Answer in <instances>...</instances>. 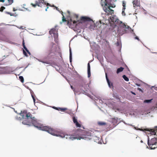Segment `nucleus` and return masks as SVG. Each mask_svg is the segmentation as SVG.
<instances>
[{"instance_id":"f257e3e1","label":"nucleus","mask_w":157,"mask_h":157,"mask_svg":"<svg viewBox=\"0 0 157 157\" xmlns=\"http://www.w3.org/2000/svg\"><path fill=\"white\" fill-rule=\"evenodd\" d=\"M22 118L20 117L17 116L15 118L17 120H22V123L24 125H26L28 127L33 126L37 128L38 129L42 130L43 127H41L39 123H38V121L34 117H33L32 114L29 112H28L26 110L21 111L20 113Z\"/></svg>"},{"instance_id":"f03ea898","label":"nucleus","mask_w":157,"mask_h":157,"mask_svg":"<svg viewBox=\"0 0 157 157\" xmlns=\"http://www.w3.org/2000/svg\"><path fill=\"white\" fill-rule=\"evenodd\" d=\"M42 131L47 132L50 134L62 138H65L66 139H69L70 136L65 134V132L58 130H55L48 126H44L42 128Z\"/></svg>"},{"instance_id":"7ed1b4c3","label":"nucleus","mask_w":157,"mask_h":157,"mask_svg":"<svg viewBox=\"0 0 157 157\" xmlns=\"http://www.w3.org/2000/svg\"><path fill=\"white\" fill-rule=\"evenodd\" d=\"M81 19L82 21L87 22L88 25H89L88 27L89 29L91 31H93L98 29V28H99L101 26L99 24L101 25V22H97L95 24L91 19L87 17L82 16L81 17Z\"/></svg>"},{"instance_id":"20e7f679","label":"nucleus","mask_w":157,"mask_h":157,"mask_svg":"<svg viewBox=\"0 0 157 157\" xmlns=\"http://www.w3.org/2000/svg\"><path fill=\"white\" fill-rule=\"evenodd\" d=\"M130 31L132 32L133 31V30H132L129 26L126 25L125 24L121 21V23L119 24L117 29V33L119 36H122L124 34L128 33Z\"/></svg>"},{"instance_id":"39448f33","label":"nucleus","mask_w":157,"mask_h":157,"mask_svg":"<svg viewBox=\"0 0 157 157\" xmlns=\"http://www.w3.org/2000/svg\"><path fill=\"white\" fill-rule=\"evenodd\" d=\"M101 4L103 7V10L106 13H110L113 11L110 8V7H113L111 6V4L110 0H101Z\"/></svg>"},{"instance_id":"423d86ee","label":"nucleus","mask_w":157,"mask_h":157,"mask_svg":"<svg viewBox=\"0 0 157 157\" xmlns=\"http://www.w3.org/2000/svg\"><path fill=\"white\" fill-rule=\"evenodd\" d=\"M108 21L111 25L113 23L115 24L114 25L117 26L116 24L121 23V21L118 19L117 17L115 15L110 16L108 19Z\"/></svg>"},{"instance_id":"0eeeda50","label":"nucleus","mask_w":157,"mask_h":157,"mask_svg":"<svg viewBox=\"0 0 157 157\" xmlns=\"http://www.w3.org/2000/svg\"><path fill=\"white\" fill-rule=\"evenodd\" d=\"M152 112L151 110V109H144L141 110L140 112V114L142 115L143 117H148L151 115Z\"/></svg>"},{"instance_id":"6e6552de","label":"nucleus","mask_w":157,"mask_h":157,"mask_svg":"<svg viewBox=\"0 0 157 157\" xmlns=\"http://www.w3.org/2000/svg\"><path fill=\"white\" fill-rule=\"evenodd\" d=\"M88 136L86 135H82L79 137L77 136H70L69 139L74 140L75 139L80 140L81 139H88Z\"/></svg>"},{"instance_id":"1a4fd4ad","label":"nucleus","mask_w":157,"mask_h":157,"mask_svg":"<svg viewBox=\"0 0 157 157\" xmlns=\"http://www.w3.org/2000/svg\"><path fill=\"white\" fill-rule=\"evenodd\" d=\"M147 144L149 146L153 145L156 146L157 144V138L155 137L151 139L150 141L149 138L148 137L147 139Z\"/></svg>"},{"instance_id":"9d476101","label":"nucleus","mask_w":157,"mask_h":157,"mask_svg":"<svg viewBox=\"0 0 157 157\" xmlns=\"http://www.w3.org/2000/svg\"><path fill=\"white\" fill-rule=\"evenodd\" d=\"M56 50L55 49H51L48 57L49 59L54 58L56 56Z\"/></svg>"},{"instance_id":"9b49d317","label":"nucleus","mask_w":157,"mask_h":157,"mask_svg":"<svg viewBox=\"0 0 157 157\" xmlns=\"http://www.w3.org/2000/svg\"><path fill=\"white\" fill-rule=\"evenodd\" d=\"M105 77L107 82L108 86L110 88H113V83L110 82L107 76V73H105Z\"/></svg>"},{"instance_id":"f8f14e48","label":"nucleus","mask_w":157,"mask_h":157,"mask_svg":"<svg viewBox=\"0 0 157 157\" xmlns=\"http://www.w3.org/2000/svg\"><path fill=\"white\" fill-rule=\"evenodd\" d=\"M58 27V25H56L55 27L54 28H52L49 31V34L52 35V34L56 33L58 32V29L57 28Z\"/></svg>"},{"instance_id":"ddd939ff","label":"nucleus","mask_w":157,"mask_h":157,"mask_svg":"<svg viewBox=\"0 0 157 157\" xmlns=\"http://www.w3.org/2000/svg\"><path fill=\"white\" fill-rule=\"evenodd\" d=\"M86 83V81L82 78H81L80 80L79 81V85L81 87H83Z\"/></svg>"},{"instance_id":"4468645a","label":"nucleus","mask_w":157,"mask_h":157,"mask_svg":"<svg viewBox=\"0 0 157 157\" xmlns=\"http://www.w3.org/2000/svg\"><path fill=\"white\" fill-rule=\"evenodd\" d=\"M116 46L119 47L120 52H121V40L120 39H117V41L116 43Z\"/></svg>"},{"instance_id":"2eb2a0df","label":"nucleus","mask_w":157,"mask_h":157,"mask_svg":"<svg viewBox=\"0 0 157 157\" xmlns=\"http://www.w3.org/2000/svg\"><path fill=\"white\" fill-rule=\"evenodd\" d=\"M133 6L135 9V7L136 6L140 7V2L138 1V0H134L133 2Z\"/></svg>"},{"instance_id":"dca6fc26","label":"nucleus","mask_w":157,"mask_h":157,"mask_svg":"<svg viewBox=\"0 0 157 157\" xmlns=\"http://www.w3.org/2000/svg\"><path fill=\"white\" fill-rule=\"evenodd\" d=\"M154 129H150L149 131L150 132L151 134L154 135L157 131V126L155 127Z\"/></svg>"},{"instance_id":"f3484780","label":"nucleus","mask_w":157,"mask_h":157,"mask_svg":"<svg viewBox=\"0 0 157 157\" xmlns=\"http://www.w3.org/2000/svg\"><path fill=\"white\" fill-rule=\"evenodd\" d=\"M127 125H130V126H132V127H134V128L136 130H140V131H144V132H145L146 131H147V129H144V130H143L142 129H140V128H139L137 127H135V126L134 125H132L131 124H127Z\"/></svg>"},{"instance_id":"a211bd4d","label":"nucleus","mask_w":157,"mask_h":157,"mask_svg":"<svg viewBox=\"0 0 157 157\" xmlns=\"http://www.w3.org/2000/svg\"><path fill=\"white\" fill-rule=\"evenodd\" d=\"M87 73L88 77L89 78L91 76V72L90 65L89 63L87 64Z\"/></svg>"},{"instance_id":"6ab92c4d","label":"nucleus","mask_w":157,"mask_h":157,"mask_svg":"<svg viewBox=\"0 0 157 157\" xmlns=\"http://www.w3.org/2000/svg\"><path fill=\"white\" fill-rule=\"evenodd\" d=\"M94 141L96 143L100 144H101V140H100V138L99 137H98L97 136H95L94 137Z\"/></svg>"},{"instance_id":"aec40b11","label":"nucleus","mask_w":157,"mask_h":157,"mask_svg":"<svg viewBox=\"0 0 157 157\" xmlns=\"http://www.w3.org/2000/svg\"><path fill=\"white\" fill-rule=\"evenodd\" d=\"M34 58H35L36 59L38 60L40 62H42L43 63H46V64H51V63L49 62H48V61H46V62L45 61H42L41 59H37V58H36L35 57H34Z\"/></svg>"},{"instance_id":"412c9836","label":"nucleus","mask_w":157,"mask_h":157,"mask_svg":"<svg viewBox=\"0 0 157 157\" xmlns=\"http://www.w3.org/2000/svg\"><path fill=\"white\" fill-rule=\"evenodd\" d=\"M124 68L122 67H121L119 68H118L116 71V73L117 74H118L121 72L123 71L124 70Z\"/></svg>"},{"instance_id":"4be33fe9","label":"nucleus","mask_w":157,"mask_h":157,"mask_svg":"<svg viewBox=\"0 0 157 157\" xmlns=\"http://www.w3.org/2000/svg\"><path fill=\"white\" fill-rule=\"evenodd\" d=\"M70 55H69V59L70 62L71 63L72 62V53L71 52V49L70 48L69 49Z\"/></svg>"},{"instance_id":"5701e85b","label":"nucleus","mask_w":157,"mask_h":157,"mask_svg":"<svg viewBox=\"0 0 157 157\" xmlns=\"http://www.w3.org/2000/svg\"><path fill=\"white\" fill-rule=\"evenodd\" d=\"M152 100H153L152 99H146V100H145L143 102H144V103L149 104L150 103H151V102Z\"/></svg>"},{"instance_id":"b1692460","label":"nucleus","mask_w":157,"mask_h":157,"mask_svg":"<svg viewBox=\"0 0 157 157\" xmlns=\"http://www.w3.org/2000/svg\"><path fill=\"white\" fill-rule=\"evenodd\" d=\"M83 87L86 91H87L89 90V85L87 84H85Z\"/></svg>"},{"instance_id":"393cba45","label":"nucleus","mask_w":157,"mask_h":157,"mask_svg":"<svg viewBox=\"0 0 157 157\" xmlns=\"http://www.w3.org/2000/svg\"><path fill=\"white\" fill-rule=\"evenodd\" d=\"M54 65V66H52L55 68L56 71L60 72L59 71L60 69L59 67L58 66L55 65Z\"/></svg>"},{"instance_id":"a878e982","label":"nucleus","mask_w":157,"mask_h":157,"mask_svg":"<svg viewBox=\"0 0 157 157\" xmlns=\"http://www.w3.org/2000/svg\"><path fill=\"white\" fill-rule=\"evenodd\" d=\"M22 46H23V48L24 49L26 52L27 51H28V50H29L25 46V43L24 40H23V41H22Z\"/></svg>"},{"instance_id":"bb28decb","label":"nucleus","mask_w":157,"mask_h":157,"mask_svg":"<svg viewBox=\"0 0 157 157\" xmlns=\"http://www.w3.org/2000/svg\"><path fill=\"white\" fill-rule=\"evenodd\" d=\"M8 1L9 4H6V5H5L6 6H8L11 5L13 3V0H8Z\"/></svg>"},{"instance_id":"cd10ccee","label":"nucleus","mask_w":157,"mask_h":157,"mask_svg":"<svg viewBox=\"0 0 157 157\" xmlns=\"http://www.w3.org/2000/svg\"><path fill=\"white\" fill-rule=\"evenodd\" d=\"M122 77L123 78V79L126 81H129V78H128V77L126 76L125 75H123Z\"/></svg>"},{"instance_id":"c85d7f7f","label":"nucleus","mask_w":157,"mask_h":157,"mask_svg":"<svg viewBox=\"0 0 157 157\" xmlns=\"http://www.w3.org/2000/svg\"><path fill=\"white\" fill-rule=\"evenodd\" d=\"M40 1H41V0H39V1L38 2L36 1L35 2H36V4H36V5L37 6H38L41 7V4H40V3H41V2H40Z\"/></svg>"},{"instance_id":"c756f323","label":"nucleus","mask_w":157,"mask_h":157,"mask_svg":"<svg viewBox=\"0 0 157 157\" xmlns=\"http://www.w3.org/2000/svg\"><path fill=\"white\" fill-rule=\"evenodd\" d=\"M126 2L123 1H122V6H123V8L122 9H125V6H126Z\"/></svg>"},{"instance_id":"7c9ffc66","label":"nucleus","mask_w":157,"mask_h":157,"mask_svg":"<svg viewBox=\"0 0 157 157\" xmlns=\"http://www.w3.org/2000/svg\"><path fill=\"white\" fill-rule=\"evenodd\" d=\"M98 124L100 126H102L106 124V123L103 122H99L98 123Z\"/></svg>"},{"instance_id":"2f4dec72","label":"nucleus","mask_w":157,"mask_h":157,"mask_svg":"<svg viewBox=\"0 0 157 157\" xmlns=\"http://www.w3.org/2000/svg\"><path fill=\"white\" fill-rule=\"evenodd\" d=\"M5 12L6 13L10 15L11 16H15V17H16V16H15V15L14 14V13H10V12H8L5 11Z\"/></svg>"},{"instance_id":"473e14b6","label":"nucleus","mask_w":157,"mask_h":157,"mask_svg":"<svg viewBox=\"0 0 157 157\" xmlns=\"http://www.w3.org/2000/svg\"><path fill=\"white\" fill-rule=\"evenodd\" d=\"M19 79L21 82L23 83L24 82V79L23 76H20L19 77Z\"/></svg>"},{"instance_id":"72a5a7b5","label":"nucleus","mask_w":157,"mask_h":157,"mask_svg":"<svg viewBox=\"0 0 157 157\" xmlns=\"http://www.w3.org/2000/svg\"><path fill=\"white\" fill-rule=\"evenodd\" d=\"M53 35V36L55 39H56L58 37V33H57V32L54 33L52 34Z\"/></svg>"},{"instance_id":"f704fd0d","label":"nucleus","mask_w":157,"mask_h":157,"mask_svg":"<svg viewBox=\"0 0 157 157\" xmlns=\"http://www.w3.org/2000/svg\"><path fill=\"white\" fill-rule=\"evenodd\" d=\"M130 114L133 117H136L137 116V114L136 112H134L133 113H130Z\"/></svg>"},{"instance_id":"c9c22d12","label":"nucleus","mask_w":157,"mask_h":157,"mask_svg":"<svg viewBox=\"0 0 157 157\" xmlns=\"http://www.w3.org/2000/svg\"><path fill=\"white\" fill-rule=\"evenodd\" d=\"M73 121L74 123H75L78 122L77 119L75 117H73Z\"/></svg>"},{"instance_id":"e433bc0d","label":"nucleus","mask_w":157,"mask_h":157,"mask_svg":"<svg viewBox=\"0 0 157 157\" xmlns=\"http://www.w3.org/2000/svg\"><path fill=\"white\" fill-rule=\"evenodd\" d=\"M75 125L77 127H80L81 125L77 122L75 123Z\"/></svg>"},{"instance_id":"4c0bfd02","label":"nucleus","mask_w":157,"mask_h":157,"mask_svg":"<svg viewBox=\"0 0 157 157\" xmlns=\"http://www.w3.org/2000/svg\"><path fill=\"white\" fill-rule=\"evenodd\" d=\"M59 109L60 110L62 111H64L65 110H66L67 109L66 108H60L59 107Z\"/></svg>"},{"instance_id":"58836bf2","label":"nucleus","mask_w":157,"mask_h":157,"mask_svg":"<svg viewBox=\"0 0 157 157\" xmlns=\"http://www.w3.org/2000/svg\"><path fill=\"white\" fill-rule=\"evenodd\" d=\"M125 9H122V14L123 16H125V13L124 12Z\"/></svg>"},{"instance_id":"ea45409f","label":"nucleus","mask_w":157,"mask_h":157,"mask_svg":"<svg viewBox=\"0 0 157 157\" xmlns=\"http://www.w3.org/2000/svg\"><path fill=\"white\" fill-rule=\"evenodd\" d=\"M5 9V7L3 6H2L0 8V12H2L3 10Z\"/></svg>"},{"instance_id":"a19ab883","label":"nucleus","mask_w":157,"mask_h":157,"mask_svg":"<svg viewBox=\"0 0 157 157\" xmlns=\"http://www.w3.org/2000/svg\"><path fill=\"white\" fill-rule=\"evenodd\" d=\"M71 24H72H72H73L72 25H75V24L76 23V22L75 21H72V20H71Z\"/></svg>"},{"instance_id":"79ce46f5","label":"nucleus","mask_w":157,"mask_h":157,"mask_svg":"<svg viewBox=\"0 0 157 157\" xmlns=\"http://www.w3.org/2000/svg\"><path fill=\"white\" fill-rule=\"evenodd\" d=\"M134 34V35L135 36V37H134V38L135 39H136V40H138V41H140V40L139 39V37L137 36H136L135 34L134 33H133Z\"/></svg>"},{"instance_id":"37998d69","label":"nucleus","mask_w":157,"mask_h":157,"mask_svg":"<svg viewBox=\"0 0 157 157\" xmlns=\"http://www.w3.org/2000/svg\"><path fill=\"white\" fill-rule=\"evenodd\" d=\"M117 110L119 112H120L121 113H122L123 110L122 109H119V108H117Z\"/></svg>"},{"instance_id":"c03bdc74","label":"nucleus","mask_w":157,"mask_h":157,"mask_svg":"<svg viewBox=\"0 0 157 157\" xmlns=\"http://www.w3.org/2000/svg\"><path fill=\"white\" fill-rule=\"evenodd\" d=\"M23 53L24 54L26 57L28 56V55L26 52L24 50H23Z\"/></svg>"},{"instance_id":"a18cd8bd","label":"nucleus","mask_w":157,"mask_h":157,"mask_svg":"<svg viewBox=\"0 0 157 157\" xmlns=\"http://www.w3.org/2000/svg\"><path fill=\"white\" fill-rule=\"evenodd\" d=\"M99 102L101 104H103L104 102L101 99H99Z\"/></svg>"},{"instance_id":"49530a36","label":"nucleus","mask_w":157,"mask_h":157,"mask_svg":"<svg viewBox=\"0 0 157 157\" xmlns=\"http://www.w3.org/2000/svg\"><path fill=\"white\" fill-rule=\"evenodd\" d=\"M137 89L140 91H141L142 93H143V91L140 88H138Z\"/></svg>"},{"instance_id":"de8ad7c7","label":"nucleus","mask_w":157,"mask_h":157,"mask_svg":"<svg viewBox=\"0 0 157 157\" xmlns=\"http://www.w3.org/2000/svg\"><path fill=\"white\" fill-rule=\"evenodd\" d=\"M29 90L30 91V93L31 94H34L33 92L31 89H29Z\"/></svg>"},{"instance_id":"09e8293b","label":"nucleus","mask_w":157,"mask_h":157,"mask_svg":"<svg viewBox=\"0 0 157 157\" xmlns=\"http://www.w3.org/2000/svg\"><path fill=\"white\" fill-rule=\"evenodd\" d=\"M71 88L73 90V91L75 92V89L71 85Z\"/></svg>"},{"instance_id":"8fccbe9b","label":"nucleus","mask_w":157,"mask_h":157,"mask_svg":"<svg viewBox=\"0 0 157 157\" xmlns=\"http://www.w3.org/2000/svg\"><path fill=\"white\" fill-rule=\"evenodd\" d=\"M62 15H63V17L62 18V21H65V18L63 14H62Z\"/></svg>"},{"instance_id":"3c124183","label":"nucleus","mask_w":157,"mask_h":157,"mask_svg":"<svg viewBox=\"0 0 157 157\" xmlns=\"http://www.w3.org/2000/svg\"><path fill=\"white\" fill-rule=\"evenodd\" d=\"M32 98L33 100V102H34V104H35V101H36V100H35V97H34Z\"/></svg>"},{"instance_id":"603ef678","label":"nucleus","mask_w":157,"mask_h":157,"mask_svg":"<svg viewBox=\"0 0 157 157\" xmlns=\"http://www.w3.org/2000/svg\"><path fill=\"white\" fill-rule=\"evenodd\" d=\"M32 98L33 100V102H34V104H35V101H36V100H35V97H34Z\"/></svg>"},{"instance_id":"864d4df0","label":"nucleus","mask_w":157,"mask_h":157,"mask_svg":"<svg viewBox=\"0 0 157 157\" xmlns=\"http://www.w3.org/2000/svg\"><path fill=\"white\" fill-rule=\"evenodd\" d=\"M31 5L35 7L36 6H37L36 5V4H33V3H31Z\"/></svg>"},{"instance_id":"5fc2aeb1","label":"nucleus","mask_w":157,"mask_h":157,"mask_svg":"<svg viewBox=\"0 0 157 157\" xmlns=\"http://www.w3.org/2000/svg\"><path fill=\"white\" fill-rule=\"evenodd\" d=\"M136 138L138 140H139L140 139V138L138 136L136 137Z\"/></svg>"},{"instance_id":"6e6d98bb","label":"nucleus","mask_w":157,"mask_h":157,"mask_svg":"<svg viewBox=\"0 0 157 157\" xmlns=\"http://www.w3.org/2000/svg\"><path fill=\"white\" fill-rule=\"evenodd\" d=\"M152 87H154V89L155 90H156L157 91V87H155V86H152Z\"/></svg>"},{"instance_id":"4d7b16f0","label":"nucleus","mask_w":157,"mask_h":157,"mask_svg":"<svg viewBox=\"0 0 157 157\" xmlns=\"http://www.w3.org/2000/svg\"><path fill=\"white\" fill-rule=\"evenodd\" d=\"M131 93L132 94H134V95H136V93H135V92H133V91H131Z\"/></svg>"},{"instance_id":"13d9d810","label":"nucleus","mask_w":157,"mask_h":157,"mask_svg":"<svg viewBox=\"0 0 157 157\" xmlns=\"http://www.w3.org/2000/svg\"><path fill=\"white\" fill-rule=\"evenodd\" d=\"M27 52L28 54L30 56L31 55V53L29 52V50H28V51H27Z\"/></svg>"},{"instance_id":"bf43d9fd","label":"nucleus","mask_w":157,"mask_h":157,"mask_svg":"<svg viewBox=\"0 0 157 157\" xmlns=\"http://www.w3.org/2000/svg\"><path fill=\"white\" fill-rule=\"evenodd\" d=\"M25 87L27 88V89H29H29H30L29 88L28 86H25Z\"/></svg>"},{"instance_id":"052dcab7","label":"nucleus","mask_w":157,"mask_h":157,"mask_svg":"<svg viewBox=\"0 0 157 157\" xmlns=\"http://www.w3.org/2000/svg\"><path fill=\"white\" fill-rule=\"evenodd\" d=\"M99 99L97 97H96L95 98V100H98V99L99 100Z\"/></svg>"},{"instance_id":"680f3d73","label":"nucleus","mask_w":157,"mask_h":157,"mask_svg":"<svg viewBox=\"0 0 157 157\" xmlns=\"http://www.w3.org/2000/svg\"><path fill=\"white\" fill-rule=\"evenodd\" d=\"M5 0H0V2H5Z\"/></svg>"},{"instance_id":"e2e57ef3","label":"nucleus","mask_w":157,"mask_h":157,"mask_svg":"<svg viewBox=\"0 0 157 157\" xmlns=\"http://www.w3.org/2000/svg\"><path fill=\"white\" fill-rule=\"evenodd\" d=\"M97 58L100 61V60H101V58H100V57H97Z\"/></svg>"},{"instance_id":"0e129e2a","label":"nucleus","mask_w":157,"mask_h":157,"mask_svg":"<svg viewBox=\"0 0 157 157\" xmlns=\"http://www.w3.org/2000/svg\"><path fill=\"white\" fill-rule=\"evenodd\" d=\"M17 10V9H15L14 8H13V11H15Z\"/></svg>"},{"instance_id":"69168bd1","label":"nucleus","mask_w":157,"mask_h":157,"mask_svg":"<svg viewBox=\"0 0 157 157\" xmlns=\"http://www.w3.org/2000/svg\"><path fill=\"white\" fill-rule=\"evenodd\" d=\"M25 9L26 10H27V11H31V10H29L28 9V8H25Z\"/></svg>"},{"instance_id":"338daca9","label":"nucleus","mask_w":157,"mask_h":157,"mask_svg":"<svg viewBox=\"0 0 157 157\" xmlns=\"http://www.w3.org/2000/svg\"><path fill=\"white\" fill-rule=\"evenodd\" d=\"M149 148L151 149H154L155 147H154V148H153L152 147H149Z\"/></svg>"},{"instance_id":"774afa93","label":"nucleus","mask_w":157,"mask_h":157,"mask_svg":"<svg viewBox=\"0 0 157 157\" xmlns=\"http://www.w3.org/2000/svg\"><path fill=\"white\" fill-rule=\"evenodd\" d=\"M51 45L52 46H53L55 45V44L53 43H51Z\"/></svg>"}]
</instances>
